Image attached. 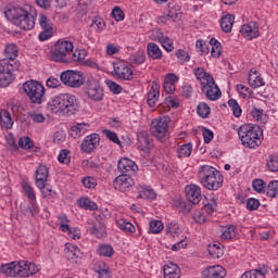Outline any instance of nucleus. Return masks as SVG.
Wrapping results in <instances>:
<instances>
[{
	"label": "nucleus",
	"instance_id": "09e8293b",
	"mask_svg": "<svg viewBox=\"0 0 278 278\" xmlns=\"http://www.w3.org/2000/svg\"><path fill=\"white\" fill-rule=\"evenodd\" d=\"M98 253L103 257H112V255H114V248L110 244H102L99 247Z\"/></svg>",
	"mask_w": 278,
	"mask_h": 278
},
{
	"label": "nucleus",
	"instance_id": "0e129e2a",
	"mask_svg": "<svg viewBox=\"0 0 278 278\" xmlns=\"http://www.w3.org/2000/svg\"><path fill=\"white\" fill-rule=\"evenodd\" d=\"M164 229V224L160 220H152L150 222V230L152 233H160Z\"/></svg>",
	"mask_w": 278,
	"mask_h": 278
},
{
	"label": "nucleus",
	"instance_id": "e433bc0d",
	"mask_svg": "<svg viewBox=\"0 0 278 278\" xmlns=\"http://www.w3.org/2000/svg\"><path fill=\"white\" fill-rule=\"evenodd\" d=\"M1 123V127L4 129H12V127H14V119L12 118V114H10L8 110H2Z\"/></svg>",
	"mask_w": 278,
	"mask_h": 278
},
{
	"label": "nucleus",
	"instance_id": "f8f14e48",
	"mask_svg": "<svg viewBox=\"0 0 278 278\" xmlns=\"http://www.w3.org/2000/svg\"><path fill=\"white\" fill-rule=\"evenodd\" d=\"M1 88H8L14 81V71H18V64L1 63Z\"/></svg>",
	"mask_w": 278,
	"mask_h": 278
},
{
	"label": "nucleus",
	"instance_id": "3c124183",
	"mask_svg": "<svg viewBox=\"0 0 278 278\" xmlns=\"http://www.w3.org/2000/svg\"><path fill=\"white\" fill-rule=\"evenodd\" d=\"M241 278H266V275H264V271L260 269H252L250 271H245Z\"/></svg>",
	"mask_w": 278,
	"mask_h": 278
},
{
	"label": "nucleus",
	"instance_id": "423d86ee",
	"mask_svg": "<svg viewBox=\"0 0 278 278\" xmlns=\"http://www.w3.org/2000/svg\"><path fill=\"white\" fill-rule=\"evenodd\" d=\"M83 86L88 99L96 102L103 101L105 94L103 93V87L97 77L92 75L85 76Z\"/></svg>",
	"mask_w": 278,
	"mask_h": 278
},
{
	"label": "nucleus",
	"instance_id": "bb28decb",
	"mask_svg": "<svg viewBox=\"0 0 278 278\" xmlns=\"http://www.w3.org/2000/svg\"><path fill=\"white\" fill-rule=\"evenodd\" d=\"M233 23H236V15L226 14L220 18V27L225 34H231V29H233Z\"/></svg>",
	"mask_w": 278,
	"mask_h": 278
},
{
	"label": "nucleus",
	"instance_id": "2f4dec72",
	"mask_svg": "<svg viewBox=\"0 0 278 278\" xmlns=\"http://www.w3.org/2000/svg\"><path fill=\"white\" fill-rule=\"evenodd\" d=\"M147 51H148L149 58H152V60H162L164 55L162 53V49H160V46H157L154 42L148 43Z\"/></svg>",
	"mask_w": 278,
	"mask_h": 278
},
{
	"label": "nucleus",
	"instance_id": "49530a36",
	"mask_svg": "<svg viewBox=\"0 0 278 278\" xmlns=\"http://www.w3.org/2000/svg\"><path fill=\"white\" fill-rule=\"evenodd\" d=\"M228 105L232 111L233 116L236 118H240L242 116V109L240 108V104H238V101L236 99L228 100Z\"/></svg>",
	"mask_w": 278,
	"mask_h": 278
},
{
	"label": "nucleus",
	"instance_id": "c756f323",
	"mask_svg": "<svg viewBox=\"0 0 278 278\" xmlns=\"http://www.w3.org/2000/svg\"><path fill=\"white\" fill-rule=\"evenodd\" d=\"M204 94L208 101H218V99L223 97V92H220V89L216 83H214L212 87H207L204 91Z\"/></svg>",
	"mask_w": 278,
	"mask_h": 278
},
{
	"label": "nucleus",
	"instance_id": "4d7b16f0",
	"mask_svg": "<svg viewBox=\"0 0 278 278\" xmlns=\"http://www.w3.org/2000/svg\"><path fill=\"white\" fill-rule=\"evenodd\" d=\"M252 186L255 192H257L258 194H262V192H264V190H266L267 188L266 182H264V180L262 179H254Z\"/></svg>",
	"mask_w": 278,
	"mask_h": 278
},
{
	"label": "nucleus",
	"instance_id": "de8ad7c7",
	"mask_svg": "<svg viewBox=\"0 0 278 278\" xmlns=\"http://www.w3.org/2000/svg\"><path fill=\"white\" fill-rule=\"evenodd\" d=\"M86 60V50H76L70 54V63L71 62H84Z\"/></svg>",
	"mask_w": 278,
	"mask_h": 278
},
{
	"label": "nucleus",
	"instance_id": "c03bdc74",
	"mask_svg": "<svg viewBox=\"0 0 278 278\" xmlns=\"http://www.w3.org/2000/svg\"><path fill=\"white\" fill-rule=\"evenodd\" d=\"M197 112L201 118H208L211 112L210 105L205 102H200L197 106Z\"/></svg>",
	"mask_w": 278,
	"mask_h": 278
},
{
	"label": "nucleus",
	"instance_id": "603ef678",
	"mask_svg": "<svg viewBox=\"0 0 278 278\" xmlns=\"http://www.w3.org/2000/svg\"><path fill=\"white\" fill-rule=\"evenodd\" d=\"M91 27H93L96 31H103V29H105V21L101 17H93Z\"/></svg>",
	"mask_w": 278,
	"mask_h": 278
},
{
	"label": "nucleus",
	"instance_id": "a211bd4d",
	"mask_svg": "<svg viewBox=\"0 0 278 278\" xmlns=\"http://www.w3.org/2000/svg\"><path fill=\"white\" fill-rule=\"evenodd\" d=\"M18 277H30L40 271V268L35 263H29L27 261H20Z\"/></svg>",
	"mask_w": 278,
	"mask_h": 278
},
{
	"label": "nucleus",
	"instance_id": "774afa93",
	"mask_svg": "<svg viewBox=\"0 0 278 278\" xmlns=\"http://www.w3.org/2000/svg\"><path fill=\"white\" fill-rule=\"evenodd\" d=\"M83 185L85 186V188H96L97 187V179L87 176L85 178H83Z\"/></svg>",
	"mask_w": 278,
	"mask_h": 278
},
{
	"label": "nucleus",
	"instance_id": "1a4fd4ad",
	"mask_svg": "<svg viewBox=\"0 0 278 278\" xmlns=\"http://www.w3.org/2000/svg\"><path fill=\"white\" fill-rule=\"evenodd\" d=\"M150 131L156 140L164 142L166 140V136H168V118L161 117L153 119L151 122Z\"/></svg>",
	"mask_w": 278,
	"mask_h": 278
},
{
	"label": "nucleus",
	"instance_id": "0eeeda50",
	"mask_svg": "<svg viewBox=\"0 0 278 278\" xmlns=\"http://www.w3.org/2000/svg\"><path fill=\"white\" fill-rule=\"evenodd\" d=\"M23 91L33 105H41L45 99V86L36 80H28L23 84Z\"/></svg>",
	"mask_w": 278,
	"mask_h": 278
},
{
	"label": "nucleus",
	"instance_id": "69168bd1",
	"mask_svg": "<svg viewBox=\"0 0 278 278\" xmlns=\"http://www.w3.org/2000/svg\"><path fill=\"white\" fill-rule=\"evenodd\" d=\"M258 207H260V200L255 198L248 199L247 210H249L250 212H255V210H257Z\"/></svg>",
	"mask_w": 278,
	"mask_h": 278
},
{
	"label": "nucleus",
	"instance_id": "ddd939ff",
	"mask_svg": "<svg viewBox=\"0 0 278 278\" xmlns=\"http://www.w3.org/2000/svg\"><path fill=\"white\" fill-rule=\"evenodd\" d=\"M117 169L119 173H122V175H129L134 177V175L138 173V165H136V162L124 157L118 161Z\"/></svg>",
	"mask_w": 278,
	"mask_h": 278
},
{
	"label": "nucleus",
	"instance_id": "393cba45",
	"mask_svg": "<svg viewBox=\"0 0 278 278\" xmlns=\"http://www.w3.org/2000/svg\"><path fill=\"white\" fill-rule=\"evenodd\" d=\"M88 224L91 225L89 231L92 236H96L97 238H105V236H108L105 224H103V222L96 219L94 222H88Z\"/></svg>",
	"mask_w": 278,
	"mask_h": 278
},
{
	"label": "nucleus",
	"instance_id": "5fc2aeb1",
	"mask_svg": "<svg viewBox=\"0 0 278 278\" xmlns=\"http://www.w3.org/2000/svg\"><path fill=\"white\" fill-rule=\"evenodd\" d=\"M165 233H169V236H179L181 233V229H179V226L174 223H169L165 228Z\"/></svg>",
	"mask_w": 278,
	"mask_h": 278
},
{
	"label": "nucleus",
	"instance_id": "6e6552de",
	"mask_svg": "<svg viewBox=\"0 0 278 278\" xmlns=\"http://www.w3.org/2000/svg\"><path fill=\"white\" fill-rule=\"evenodd\" d=\"M85 77L86 76L81 71L68 70L61 73L62 84H64L65 86H68L70 88H81V86H84Z\"/></svg>",
	"mask_w": 278,
	"mask_h": 278
},
{
	"label": "nucleus",
	"instance_id": "c9c22d12",
	"mask_svg": "<svg viewBox=\"0 0 278 278\" xmlns=\"http://www.w3.org/2000/svg\"><path fill=\"white\" fill-rule=\"evenodd\" d=\"M78 205L83 208V210H89L90 212H97V210H99V206L90 200V198H80L78 200Z\"/></svg>",
	"mask_w": 278,
	"mask_h": 278
},
{
	"label": "nucleus",
	"instance_id": "8fccbe9b",
	"mask_svg": "<svg viewBox=\"0 0 278 278\" xmlns=\"http://www.w3.org/2000/svg\"><path fill=\"white\" fill-rule=\"evenodd\" d=\"M232 238H236V226L229 225L226 227V229L222 233V239L223 240H231Z\"/></svg>",
	"mask_w": 278,
	"mask_h": 278
},
{
	"label": "nucleus",
	"instance_id": "13d9d810",
	"mask_svg": "<svg viewBox=\"0 0 278 278\" xmlns=\"http://www.w3.org/2000/svg\"><path fill=\"white\" fill-rule=\"evenodd\" d=\"M18 147L20 149H31L34 147V141L29 137H21L18 139Z\"/></svg>",
	"mask_w": 278,
	"mask_h": 278
},
{
	"label": "nucleus",
	"instance_id": "6e6d98bb",
	"mask_svg": "<svg viewBox=\"0 0 278 278\" xmlns=\"http://www.w3.org/2000/svg\"><path fill=\"white\" fill-rule=\"evenodd\" d=\"M195 47L198 49V51H200V53H202V55H207L210 53V43H205V41L199 39L195 42Z\"/></svg>",
	"mask_w": 278,
	"mask_h": 278
},
{
	"label": "nucleus",
	"instance_id": "ea45409f",
	"mask_svg": "<svg viewBox=\"0 0 278 278\" xmlns=\"http://www.w3.org/2000/svg\"><path fill=\"white\" fill-rule=\"evenodd\" d=\"M117 226L124 233H134L136 231V226L125 219L117 222Z\"/></svg>",
	"mask_w": 278,
	"mask_h": 278
},
{
	"label": "nucleus",
	"instance_id": "79ce46f5",
	"mask_svg": "<svg viewBox=\"0 0 278 278\" xmlns=\"http://www.w3.org/2000/svg\"><path fill=\"white\" fill-rule=\"evenodd\" d=\"M266 194L270 199H275L278 197V180H271L267 188H266Z\"/></svg>",
	"mask_w": 278,
	"mask_h": 278
},
{
	"label": "nucleus",
	"instance_id": "4c0bfd02",
	"mask_svg": "<svg viewBox=\"0 0 278 278\" xmlns=\"http://www.w3.org/2000/svg\"><path fill=\"white\" fill-rule=\"evenodd\" d=\"M177 155L181 160L184 157H190L192 155V143H185L177 149Z\"/></svg>",
	"mask_w": 278,
	"mask_h": 278
},
{
	"label": "nucleus",
	"instance_id": "a18cd8bd",
	"mask_svg": "<svg viewBox=\"0 0 278 278\" xmlns=\"http://www.w3.org/2000/svg\"><path fill=\"white\" fill-rule=\"evenodd\" d=\"M267 168L270 173H278V155L270 154L267 159Z\"/></svg>",
	"mask_w": 278,
	"mask_h": 278
},
{
	"label": "nucleus",
	"instance_id": "f257e3e1",
	"mask_svg": "<svg viewBox=\"0 0 278 278\" xmlns=\"http://www.w3.org/2000/svg\"><path fill=\"white\" fill-rule=\"evenodd\" d=\"M48 108L53 114L58 112H63L67 116H73L75 112L79 111V100L77 97L71 93H61L60 96H54L48 102Z\"/></svg>",
	"mask_w": 278,
	"mask_h": 278
},
{
	"label": "nucleus",
	"instance_id": "cd10ccee",
	"mask_svg": "<svg viewBox=\"0 0 278 278\" xmlns=\"http://www.w3.org/2000/svg\"><path fill=\"white\" fill-rule=\"evenodd\" d=\"M165 278H179L181 277V269L174 263H169L163 267Z\"/></svg>",
	"mask_w": 278,
	"mask_h": 278
},
{
	"label": "nucleus",
	"instance_id": "9d476101",
	"mask_svg": "<svg viewBox=\"0 0 278 278\" xmlns=\"http://www.w3.org/2000/svg\"><path fill=\"white\" fill-rule=\"evenodd\" d=\"M153 137L147 130H139L137 132V149L143 153H151L153 151Z\"/></svg>",
	"mask_w": 278,
	"mask_h": 278
},
{
	"label": "nucleus",
	"instance_id": "b1692460",
	"mask_svg": "<svg viewBox=\"0 0 278 278\" xmlns=\"http://www.w3.org/2000/svg\"><path fill=\"white\" fill-rule=\"evenodd\" d=\"M67 252H66V258L72 262V264H77V260H81L84 257V252L79 249V247L67 243Z\"/></svg>",
	"mask_w": 278,
	"mask_h": 278
},
{
	"label": "nucleus",
	"instance_id": "f3484780",
	"mask_svg": "<svg viewBox=\"0 0 278 278\" xmlns=\"http://www.w3.org/2000/svg\"><path fill=\"white\" fill-rule=\"evenodd\" d=\"M186 197L192 205H199L201 203V200L203 199V195L201 194V187L197 185H188L185 188Z\"/></svg>",
	"mask_w": 278,
	"mask_h": 278
},
{
	"label": "nucleus",
	"instance_id": "f03ea898",
	"mask_svg": "<svg viewBox=\"0 0 278 278\" xmlns=\"http://www.w3.org/2000/svg\"><path fill=\"white\" fill-rule=\"evenodd\" d=\"M3 14L13 25H16V27L25 31L34 29L36 26V17H34L29 11L21 7H8Z\"/></svg>",
	"mask_w": 278,
	"mask_h": 278
},
{
	"label": "nucleus",
	"instance_id": "7c9ffc66",
	"mask_svg": "<svg viewBox=\"0 0 278 278\" xmlns=\"http://www.w3.org/2000/svg\"><path fill=\"white\" fill-rule=\"evenodd\" d=\"M208 253L211 256L214 257V260H220L223 255H225V247L220 243H212L208 244Z\"/></svg>",
	"mask_w": 278,
	"mask_h": 278
},
{
	"label": "nucleus",
	"instance_id": "e2e57ef3",
	"mask_svg": "<svg viewBox=\"0 0 278 278\" xmlns=\"http://www.w3.org/2000/svg\"><path fill=\"white\" fill-rule=\"evenodd\" d=\"M112 16L115 21L121 22L125 20V13L123 12V9H121V7H115L112 10Z\"/></svg>",
	"mask_w": 278,
	"mask_h": 278
},
{
	"label": "nucleus",
	"instance_id": "412c9836",
	"mask_svg": "<svg viewBox=\"0 0 278 278\" xmlns=\"http://www.w3.org/2000/svg\"><path fill=\"white\" fill-rule=\"evenodd\" d=\"M160 100V80H153L152 87L148 92L147 103L149 108H155V103Z\"/></svg>",
	"mask_w": 278,
	"mask_h": 278
},
{
	"label": "nucleus",
	"instance_id": "338daca9",
	"mask_svg": "<svg viewBox=\"0 0 278 278\" xmlns=\"http://www.w3.org/2000/svg\"><path fill=\"white\" fill-rule=\"evenodd\" d=\"M202 134H203L205 144H210V142L214 140V131L210 130V128L203 127Z\"/></svg>",
	"mask_w": 278,
	"mask_h": 278
},
{
	"label": "nucleus",
	"instance_id": "a19ab883",
	"mask_svg": "<svg viewBox=\"0 0 278 278\" xmlns=\"http://www.w3.org/2000/svg\"><path fill=\"white\" fill-rule=\"evenodd\" d=\"M198 81H200L202 86V92H205L207 88H212L216 81H214V77L211 74H207L206 76H203Z\"/></svg>",
	"mask_w": 278,
	"mask_h": 278
},
{
	"label": "nucleus",
	"instance_id": "a878e982",
	"mask_svg": "<svg viewBox=\"0 0 278 278\" xmlns=\"http://www.w3.org/2000/svg\"><path fill=\"white\" fill-rule=\"evenodd\" d=\"M264 78L262 77V74L257 71H250L249 75V86L251 88H262V86H265Z\"/></svg>",
	"mask_w": 278,
	"mask_h": 278
},
{
	"label": "nucleus",
	"instance_id": "72a5a7b5",
	"mask_svg": "<svg viewBox=\"0 0 278 278\" xmlns=\"http://www.w3.org/2000/svg\"><path fill=\"white\" fill-rule=\"evenodd\" d=\"M30 205H22L21 212L24 214V216H27V218L34 217L35 214H38V204L36 202H29Z\"/></svg>",
	"mask_w": 278,
	"mask_h": 278
},
{
	"label": "nucleus",
	"instance_id": "bf43d9fd",
	"mask_svg": "<svg viewBox=\"0 0 278 278\" xmlns=\"http://www.w3.org/2000/svg\"><path fill=\"white\" fill-rule=\"evenodd\" d=\"M102 134H104V136H106V138H109L111 142H114L115 144H121V139H118V135H116V132L110 129H103Z\"/></svg>",
	"mask_w": 278,
	"mask_h": 278
},
{
	"label": "nucleus",
	"instance_id": "052dcab7",
	"mask_svg": "<svg viewBox=\"0 0 278 278\" xmlns=\"http://www.w3.org/2000/svg\"><path fill=\"white\" fill-rule=\"evenodd\" d=\"M39 25L41 29H53V24L51 23V20H49L45 14L40 15Z\"/></svg>",
	"mask_w": 278,
	"mask_h": 278
},
{
	"label": "nucleus",
	"instance_id": "dca6fc26",
	"mask_svg": "<svg viewBox=\"0 0 278 278\" xmlns=\"http://www.w3.org/2000/svg\"><path fill=\"white\" fill-rule=\"evenodd\" d=\"M4 58L2 60V64L8 65V64H13L15 66L16 63V58H18V47L16 43H8L4 48Z\"/></svg>",
	"mask_w": 278,
	"mask_h": 278
},
{
	"label": "nucleus",
	"instance_id": "6ab92c4d",
	"mask_svg": "<svg viewBox=\"0 0 278 278\" xmlns=\"http://www.w3.org/2000/svg\"><path fill=\"white\" fill-rule=\"evenodd\" d=\"M203 278H225L227 277V270L220 265L211 266L203 270Z\"/></svg>",
	"mask_w": 278,
	"mask_h": 278
},
{
	"label": "nucleus",
	"instance_id": "20e7f679",
	"mask_svg": "<svg viewBox=\"0 0 278 278\" xmlns=\"http://www.w3.org/2000/svg\"><path fill=\"white\" fill-rule=\"evenodd\" d=\"M199 181L206 190H218L223 186V174L216 167L202 165L198 172Z\"/></svg>",
	"mask_w": 278,
	"mask_h": 278
},
{
	"label": "nucleus",
	"instance_id": "58836bf2",
	"mask_svg": "<svg viewBox=\"0 0 278 278\" xmlns=\"http://www.w3.org/2000/svg\"><path fill=\"white\" fill-rule=\"evenodd\" d=\"M144 60H147V54H144V50H139L129 56V62L132 64H144Z\"/></svg>",
	"mask_w": 278,
	"mask_h": 278
},
{
	"label": "nucleus",
	"instance_id": "473e14b6",
	"mask_svg": "<svg viewBox=\"0 0 278 278\" xmlns=\"http://www.w3.org/2000/svg\"><path fill=\"white\" fill-rule=\"evenodd\" d=\"M88 127H90V125H88L86 123L76 124L71 129V131H72L71 136L73 138H81V136H84V134H86Z\"/></svg>",
	"mask_w": 278,
	"mask_h": 278
},
{
	"label": "nucleus",
	"instance_id": "39448f33",
	"mask_svg": "<svg viewBox=\"0 0 278 278\" xmlns=\"http://www.w3.org/2000/svg\"><path fill=\"white\" fill-rule=\"evenodd\" d=\"M74 46L68 40H59L54 45V49L50 51V60L63 64H71V53Z\"/></svg>",
	"mask_w": 278,
	"mask_h": 278
},
{
	"label": "nucleus",
	"instance_id": "680f3d73",
	"mask_svg": "<svg viewBox=\"0 0 278 278\" xmlns=\"http://www.w3.org/2000/svg\"><path fill=\"white\" fill-rule=\"evenodd\" d=\"M40 190L45 199H55V197H58V192H55V190L51 189L50 187L45 186V188Z\"/></svg>",
	"mask_w": 278,
	"mask_h": 278
},
{
	"label": "nucleus",
	"instance_id": "5701e85b",
	"mask_svg": "<svg viewBox=\"0 0 278 278\" xmlns=\"http://www.w3.org/2000/svg\"><path fill=\"white\" fill-rule=\"evenodd\" d=\"M18 270H21V261L1 265V273L7 277H18Z\"/></svg>",
	"mask_w": 278,
	"mask_h": 278
},
{
	"label": "nucleus",
	"instance_id": "c85d7f7f",
	"mask_svg": "<svg viewBox=\"0 0 278 278\" xmlns=\"http://www.w3.org/2000/svg\"><path fill=\"white\" fill-rule=\"evenodd\" d=\"M137 191L139 194L138 199H150L151 201H153L157 197L155 191L150 187H147V185H139L137 187Z\"/></svg>",
	"mask_w": 278,
	"mask_h": 278
},
{
	"label": "nucleus",
	"instance_id": "9b49d317",
	"mask_svg": "<svg viewBox=\"0 0 278 278\" xmlns=\"http://www.w3.org/2000/svg\"><path fill=\"white\" fill-rule=\"evenodd\" d=\"M134 186H136V181H134L132 176H129L127 174H122L115 177L113 181V187L119 192H129V190H131Z\"/></svg>",
	"mask_w": 278,
	"mask_h": 278
},
{
	"label": "nucleus",
	"instance_id": "4be33fe9",
	"mask_svg": "<svg viewBox=\"0 0 278 278\" xmlns=\"http://www.w3.org/2000/svg\"><path fill=\"white\" fill-rule=\"evenodd\" d=\"M240 34L247 40H253V38L260 36V28L255 26V23L244 24L240 28Z\"/></svg>",
	"mask_w": 278,
	"mask_h": 278
},
{
	"label": "nucleus",
	"instance_id": "4468645a",
	"mask_svg": "<svg viewBox=\"0 0 278 278\" xmlns=\"http://www.w3.org/2000/svg\"><path fill=\"white\" fill-rule=\"evenodd\" d=\"M114 75L117 79H123V81H131L134 79V71L124 62L114 65Z\"/></svg>",
	"mask_w": 278,
	"mask_h": 278
},
{
	"label": "nucleus",
	"instance_id": "f704fd0d",
	"mask_svg": "<svg viewBox=\"0 0 278 278\" xmlns=\"http://www.w3.org/2000/svg\"><path fill=\"white\" fill-rule=\"evenodd\" d=\"M157 40L161 42L162 47L167 51V53H170L175 47L173 46V40L168 36H164V33H160L157 35Z\"/></svg>",
	"mask_w": 278,
	"mask_h": 278
},
{
	"label": "nucleus",
	"instance_id": "864d4df0",
	"mask_svg": "<svg viewBox=\"0 0 278 278\" xmlns=\"http://www.w3.org/2000/svg\"><path fill=\"white\" fill-rule=\"evenodd\" d=\"M106 86L113 94H121L123 87L114 80H106Z\"/></svg>",
	"mask_w": 278,
	"mask_h": 278
},
{
	"label": "nucleus",
	"instance_id": "37998d69",
	"mask_svg": "<svg viewBox=\"0 0 278 278\" xmlns=\"http://www.w3.org/2000/svg\"><path fill=\"white\" fill-rule=\"evenodd\" d=\"M22 188L29 200V203H36V192L34 191V188L30 187L29 182H24Z\"/></svg>",
	"mask_w": 278,
	"mask_h": 278
},
{
	"label": "nucleus",
	"instance_id": "2eb2a0df",
	"mask_svg": "<svg viewBox=\"0 0 278 278\" xmlns=\"http://www.w3.org/2000/svg\"><path fill=\"white\" fill-rule=\"evenodd\" d=\"M100 143L101 137L99 136V134H91L83 140L80 149L85 153H92V151L97 149V147H99Z\"/></svg>",
	"mask_w": 278,
	"mask_h": 278
},
{
	"label": "nucleus",
	"instance_id": "aec40b11",
	"mask_svg": "<svg viewBox=\"0 0 278 278\" xmlns=\"http://www.w3.org/2000/svg\"><path fill=\"white\" fill-rule=\"evenodd\" d=\"M47 181H49V168L46 165H39L36 170V186L39 190H42L45 186H47Z\"/></svg>",
	"mask_w": 278,
	"mask_h": 278
},
{
	"label": "nucleus",
	"instance_id": "7ed1b4c3",
	"mask_svg": "<svg viewBox=\"0 0 278 278\" xmlns=\"http://www.w3.org/2000/svg\"><path fill=\"white\" fill-rule=\"evenodd\" d=\"M238 136L245 149H257L264 140V130L260 125L244 124L238 128Z\"/></svg>",
	"mask_w": 278,
	"mask_h": 278
}]
</instances>
